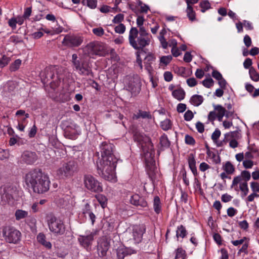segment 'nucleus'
<instances>
[{"label":"nucleus","mask_w":259,"mask_h":259,"mask_svg":"<svg viewBox=\"0 0 259 259\" xmlns=\"http://www.w3.org/2000/svg\"><path fill=\"white\" fill-rule=\"evenodd\" d=\"M100 148L101 159L97 162L98 173L107 181H114L118 161L113 153L115 146L111 143L103 142L100 144Z\"/></svg>","instance_id":"1"},{"label":"nucleus","mask_w":259,"mask_h":259,"mask_svg":"<svg viewBox=\"0 0 259 259\" xmlns=\"http://www.w3.org/2000/svg\"><path fill=\"white\" fill-rule=\"evenodd\" d=\"M23 179L27 187L35 193L43 194L49 190V178L40 168L31 169L25 175Z\"/></svg>","instance_id":"2"},{"label":"nucleus","mask_w":259,"mask_h":259,"mask_svg":"<svg viewBox=\"0 0 259 259\" xmlns=\"http://www.w3.org/2000/svg\"><path fill=\"white\" fill-rule=\"evenodd\" d=\"M78 162L72 159L61 163L56 170V176L60 179H68L72 178L78 171Z\"/></svg>","instance_id":"3"},{"label":"nucleus","mask_w":259,"mask_h":259,"mask_svg":"<svg viewBox=\"0 0 259 259\" xmlns=\"http://www.w3.org/2000/svg\"><path fill=\"white\" fill-rule=\"evenodd\" d=\"M128 41L130 45L136 50L143 51V49L149 45L151 39L138 34L136 27H132L129 32Z\"/></svg>","instance_id":"4"},{"label":"nucleus","mask_w":259,"mask_h":259,"mask_svg":"<svg viewBox=\"0 0 259 259\" xmlns=\"http://www.w3.org/2000/svg\"><path fill=\"white\" fill-rule=\"evenodd\" d=\"M73 69L81 75L89 76L93 74L90 60L84 57H78L77 54L72 55Z\"/></svg>","instance_id":"5"},{"label":"nucleus","mask_w":259,"mask_h":259,"mask_svg":"<svg viewBox=\"0 0 259 259\" xmlns=\"http://www.w3.org/2000/svg\"><path fill=\"white\" fill-rule=\"evenodd\" d=\"M44 81L47 83L49 82L51 87L55 89L59 85L63 78L57 73L55 68H47L41 74Z\"/></svg>","instance_id":"6"},{"label":"nucleus","mask_w":259,"mask_h":259,"mask_svg":"<svg viewBox=\"0 0 259 259\" xmlns=\"http://www.w3.org/2000/svg\"><path fill=\"white\" fill-rule=\"evenodd\" d=\"M104 45L99 41H92L87 44L83 49L84 55L90 58L94 56H103L105 53Z\"/></svg>","instance_id":"7"},{"label":"nucleus","mask_w":259,"mask_h":259,"mask_svg":"<svg viewBox=\"0 0 259 259\" xmlns=\"http://www.w3.org/2000/svg\"><path fill=\"white\" fill-rule=\"evenodd\" d=\"M83 180L84 186L88 190L95 193H100L103 191L101 183L92 175H85Z\"/></svg>","instance_id":"8"},{"label":"nucleus","mask_w":259,"mask_h":259,"mask_svg":"<svg viewBox=\"0 0 259 259\" xmlns=\"http://www.w3.org/2000/svg\"><path fill=\"white\" fill-rule=\"evenodd\" d=\"M83 41V37L79 34L69 33L64 35L62 41L63 46L69 48H76L80 46Z\"/></svg>","instance_id":"9"},{"label":"nucleus","mask_w":259,"mask_h":259,"mask_svg":"<svg viewBox=\"0 0 259 259\" xmlns=\"http://www.w3.org/2000/svg\"><path fill=\"white\" fill-rule=\"evenodd\" d=\"M3 235L9 243H17L20 240L21 233L15 228H4Z\"/></svg>","instance_id":"10"},{"label":"nucleus","mask_w":259,"mask_h":259,"mask_svg":"<svg viewBox=\"0 0 259 259\" xmlns=\"http://www.w3.org/2000/svg\"><path fill=\"white\" fill-rule=\"evenodd\" d=\"M18 196V191L16 187L8 185L4 188V193L2 197L3 199H6L9 204H12L14 200Z\"/></svg>","instance_id":"11"},{"label":"nucleus","mask_w":259,"mask_h":259,"mask_svg":"<svg viewBox=\"0 0 259 259\" xmlns=\"http://www.w3.org/2000/svg\"><path fill=\"white\" fill-rule=\"evenodd\" d=\"M21 159L23 163L32 165L37 160L38 156L35 152L25 151L21 155Z\"/></svg>","instance_id":"12"},{"label":"nucleus","mask_w":259,"mask_h":259,"mask_svg":"<svg viewBox=\"0 0 259 259\" xmlns=\"http://www.w3.org/2000/svg\"><path fill=\"white\" fill-rule=\"evenodd\" d=\"M109 247V242L106 237L101 238L98 241L97 250L100 255H105Z\"/></svg>","instance_id":"13"},{"label":"nucleus","mask_w":259,"mask_h":259,"mask_svg":"<svg viewBox=\"0 0 259 259\" xmlns=\"http://www.w3.org/2000/svg\"><path fill=\"white\" fill-rule=\"evenodd\" d=\"M130 201L132 205L136 206L146 207L148 206V203L145 198L138 194H135L132 195Z\"/></svg>","instance_id":"14"},{"label":"nucleus","mask_w":259,"mask_h":259,"mask_svg":"<svg viewBox=\"0 0 259 259\" xmlns=\"http://www.w3.org/2000/svg\"><path fill=\"white\" fill-rule=\"evenodd\" d=\"M94 235V233H91L89 235H79L78 240L80 244L88 250L92 244Z\"/></svg>","instance_id":"15"},{"label":"nucleus","mask_w":259,"mask_h":259,"mask_svg":"<svg viewBox=\"0 0 259 259\" xmlns=\"http://www.w3.org/2000/svg\"><path fill=\"white\" fill-rule=\"evenodd\" d=\"M250 173L247 170H243L241 172L240 176H238L234 178L231 187V188L235 187L240 182H242V181L243 180H244V182H246L247 183V181L250 179Z\"/></svg>","instance_id":"16"},{"label":"nucleus","mask_w":259,"mask_h":259,"mask_svg":"<svg viewBox=\"0 0 259 259\" xmlns=\"http://www.w3.org/2000/svg\"><path fill=\"white\" fill-rule=\"evenodd\" d=\"M127 90L132 93H139L141 90V82L139 79L132 78L126 85Z\"/></svg>","instance_id":"17"},{"label":"nucleus","mask_w":259,"mask_h":259,"mask_svg":"<svg viewBox=\"0 0 259 259\" xmlns=\"http://www.w3.org/2000/svg\"><path fill=\"white\" fill-rule=\"evenodd\" d=\"M49 227H61L63 225V221L60 218H57L53 214H48L46 217Z\"/></svg>","instance_id":"18"},{"label":"nucleus","mask_w":259,"mask_h":259,"mask_svg":"<svg viewBox=\"0 0 259 259\" xmlns=\"http://www.w3.org/2000/svg\"><path fill=\"white\" fill-rule=\"evenodd\" d=\"M137 251L131 247H119L117 250V255L118 259H123L125 256L135 254Z\"/></svg>","instance_id":"19"},{"label":"nucleus","mask_w":259,"mask_h":259,"mask_svg":"<svg viewBox=\"0 0 259 259\" xmlns=\"http://www.w3.org/2000/svg\"><path fill=\"white\" fill-rule=\"evenodd\" d=\"M78 127V126L76 124L67 126L64 131L65 136L70 139H75L78 135L77 130Z\"/></svg>","instance_id":"20"},{"label":"nucleus","mask_w":259,"mask_h":259,"mask_svg":"<svg viewBox=\"0 0 259 259\" xmlns=\"http://www.w3.org/2000/svg\"><path fill=\"white\" fill-rule=\"evenodd\" d=\"M187 160L189 168L191 169L193 175L194 176H197L198 174L196 166V161L194 154L192 153L190 154Z\"/></svg>","instance_id":"21"},{"label":"nucleus","mask_w":259,"mask_h":259,"mask_svg":"<svg viewBox=\"0 0 259 259\" xmlns=\"http://www.w3.org/2000/svg\"><path fill=\"white\" fill-rule=\"evenodd\" d=\"M152 116L149 111H143L139 109L138 111L133 114V119L134 120H138L140 118L151 119Z\"/></svg>","instance_id":"22"},{"label":"nucleus","mask_w":259,"mask_h":259,"mask_svg":"<svg viewBox=\"0 0 259 259\" xmlns=\"http://www.w3.org/2000/svg\"><path fill=\"white\" fill-rule=\"evenodd\" d=\"M145 232V228H134L133 235L136 243H139L142 241L143 235Z\"/></svg>","instance_id":"23"},{"label":"nucleus","mask_w":259,"mask_h":259,"mask_svg":"<svg viewBox=\"0 0 259 259\" xmlns=\"http://www.w3.org/2000/svg\"><path fill=\"white\" fill-rule=\"evenodd\" d=\"M155 59L156 58L154 54L151 53H148L145 57L144 63L147 70H150L152 69L151 64L155 61Z\"/></svg>","instance_id":"24"},{"label":"nucleus","mask_w":259,"mask_h":259,"mask_svg":"<svg viewBox=\"0 0 259 259\" xmlns=\"http://www.w3.org/2000/svg\"><path fill=\"white\" fill-rule=\"evenodd\" d=\"M203 100V98L202 96L194 95L190 98V102L195 106H198L202 103Z\"/></svg>","instance_id":"25"},{"label":"nucleus","mask_w":259,"mask_h":259,"mask_svg":"<svg viewBox=\"0 0 259 259\" xmlns=\"http://www.w3.org/2000/svg\"><path fill=\"white\" fill-rule=\"evenodd\" d=\"M160 144L163 149H167L170 145V142L167 136L165 134H163L159 139Z\"/></svg>","instance_id":"26"},{"label":"nucleus","mask_w":259,"mask_h":259,"mask_svg":"<svg viewBox=\"0 0 259 259\" xmlns=\"http://www.w3.org/2000/svg\"><path fill=\"white\" fill-rule=\"evenodd\" d=\"M172 96L179 101L183 100L185 96V92L182 89L175 90L172 92Z\"/></svg>","instance_id":"27"},{"label":"nucleus","mask_w":259,"mask_h":259,"mask_svg":"<svg viewBox=\"0 0 259 259\" xmlns=\"http://www.w3.org/2000/svg\"><path fill=\"white\" fill-rule=\"evenodd\" d=\"M133 139L135 142H137L139 144H142V142L146 139V137L143 133L139 131H135L133 134Z\"/></svg>","instance_id":"28"},{"label":"nucleus","mask_w":259,"mask_h":259,"mask_svg":"<svg viewBox=\"0 0 259 259\" xmlns=\"http://www.w3.org/2000/svg\"><path fill=\"white\" fill-rule=\"evenodd\" d=\"M153 208L154 211L159 214L161 211V203L160 198L156 196H155L153 200Z\"/></svg>","instance_id":"29"},{"label":"nucleus","mask_w":259,"mask_h":259,"mask_svg":"<svg viewBox=\"0 0 259 259\" xmlns=\"http://www.w3.org/2000/svg\"><path fill=\"white\" fill-rule=\"evenodd\" d=\"M239 184V189L241 191V196L242 198H243L246 196L249 192L248 184L246 182H240Z\"/></svg>","instance_id":"30"},{"label":"nucleus","mask_w":259,"mask_h":259,"mask_svg":"<svg viewBox=\"0 0 259 259\" xmlns=\"http://www.w3.org/2000/svg\"><path fill=\"white\" fill-rule=\"evenodd\" d=\"M225 136L226 137V140L227 139V140H229L230 139L238 140L241 138L240 132L237 131L226 133Z\"/></svg>","instance_id":"31"},{"label":"nucleus","mask_w":259,"mask_h":259,"mask_svg":"<svg viewBox=\"0 0 259 259\" xmlns=\"http://www.w3.org/2000/svg\"><path fill=\"white\" fill-rule=\"evenodd\" d=\"M15 215L16 217V219L19 221L27 217L28 215V212L22 209H17L15 213Z\"/></svg>","instance_id":"32"},{"label":"nucleus","mask_w":259,"mask_h":259,"mask_svg":"<svg viewBox=\"0 0 259 259\" xmlns=\"http://www.w3.org/2000/svg\"><path fill=\"white\" fill-rule=\"evenodd\" d=\"M186 12L189 20L193 22L196 20V13L194 11L192 6L187 7Z\"/></svg>","instance_id":"33"},{"label":"nucleus","mask_w":259,"mask_h":259,"mask_svg":"<svg viewBox=\"0 0 259 259\" xmlns=\"http://www.w3.org/2000/svg\"><path fill=\"white\" fill-rule=\"evenodd\" d=\"M96 198L101 204L102 208H105L107 206V198L106 197L101 194H97L95 196Z\"/></svg>","instance_id":"34"},{"label":"nucleus","mask_w":259,"mask_h":259,"mask_svg":"<svg viewBox=\"0 0 259 259\" xmlns=\"http://www.w3.org/2000/svg\"><path fill=\"white\" fill-rule=\"evenodd\" d=\"M172 122L169 119H165L160 122V127L165 131L170 130L172 127Z\"/></svg>","instance_id":"35"},{"label":"nucleus","mask_w":259,"mask_h":259,"mask_svg":"<svg viewBox=\"0 0 259 259\" xmlns=\"http://www.w3.org/2000/svg\"><path fill=\"white\" fill-rule=\"evenodd\" d=\"M249 74L250 78L253 81L257 82L259 80V74L253 67L250 68Z\"/></svg>","instance_id":"36"},{"label":"nucleus","mask_w":259,"mask_h":259,"mask_svg":"<svg viewBox=\"0 0 259 259\" xmlns=\"http://www.w3.org/2000/svg\"><path fill=\"white\" fill-rule=\"evenodd\" d=\"M97 0H82V4L91 9H95L97 8Z\"/></svg>","instance_id":"37"},{"label":"nucleus","mask_w":259,"mask_h":259,"mask_svg":"<svg viewBox=\"0 0 259 259\" xmlns=\"http://www.w3.org/2000/svg\"><path fill=\"white\" fill-rule=\"evenodd\" d=\"M199 7L201 8V11L204 13L211 8V5L208 0H204L199 3Z\"/></svg>","instance_id":"38"},{"label":"nucleus","mask_w":259,"mask_h":259,"mask_svg":"<svg viewBox=\"0 0 259 259\" xmlns=\"http://www.w3.org/2000/svg\"><path fill=\"white\" fill-rule=\"evenodd\" d=\"M155 167L154 165H149L146 164V170L149 177L152 180L154 176V171Z\"/></svg>","instance_id":"39"},{"label":"nucleus","mask_w":259,"mask_h":259,"mask_svg":"<svg viewBox=\"0 0 259 259\" xmlns=\"http://www.w3.org/2000/svg\"><path fill=\"white\" fill-rule=\"evenodd\" d=\"M186 252L182 248H178L176 250L175 259H185Z\"/></svg>","instance_id":"40"},{"label":"nucleus","mask_w":259,"mask_h":259,"mask_svg":"<svg viewBox=\"0 0 259 259\" xmlns=\"http://www.w3.org/2000/svg\"><path fill=\"white\" fill-rule=\"evenodd\" d=\"M224 169L227 174H231L234 171V167L230 162L227 161L224 166Z\"/></svg>","instance_id":"41"},{"label":"nucleus","mask_w":259,"mask_h":259,"mask_svg":"<svg viewBox=\"0 0 259 259\" xmlns=\"http://www.w3.org/2000/svg\"><path fill=\"white\" fill-rule=\"evenodd\" d=\"M21 60L19 59L16 60L10 66V70L11 71H15L18 70L21 64Z\"/></svg>","instance_id":"42"},{"label":"nucleus","mask_w":259,"mask_h":259,"mask_svg":"<svg viewBox=\"0 0 259 259\" xmlns=\"http://www.w3.org/2000/svg\"><path fill=\"white\" fill-rule=\"evenodd\" d=\"M214 108L215 111L217 112V115H225L226 110L222 105H215L214 106Z\"/></svg>","instance_id":"43"},{"label":"nucleus","mask_w":259,"mask_h":259,"mask_svg":"<svg viewBox=\"0 0 259 259\" xmlns=\"http://www.w3.org/2000/svg\"><path fill=\"white\" fill-rule=\"evenodd\" d=\"M187 234V231L185 229V228H178V229L176 231V236L177 238L181 237L182 238H184Z\"/></svg>","instance_id":"44"},{"label":"nucleus","mask_w":259,"mask_h":259,"mask_svg":"<svg viewBox=\"0 0 259 259\" xmlns=\"http://www.w3.org/2000/svg\"><path fill=\"white\" fill-rule=\"evenodd\" d=\"M172 57L170 55L163 56L160 58V63L164 64V65H167L171 61Z\"/></svg>","instance_id":"45"},{"label":"nucleus","mask_w":259,"mask_h":259,"mask_svg":"<svg viewBox=\"0 0 259 259\" xmlns=\"http://www.w3.org/2000/svg\"><path fill=\"white\" fill-rule=\"evenodd\" d=\"M10 61V58L6 55H3L0 59V67L3 68L8 64Z\"/></svg>","instance_id":"46"},{"label":"nucleus","mask_w":259,"mask_h":259,"mask_svg":"<svg viewBox=\"0 0 259 259\" xmlns=\"http://www.w3.org/2000/svg\"><path fill=\"white\" fill-rule=\"evenodd\" d=\"M138 27L139 28V31H138L139 35L151 38V35L147 32L143 25Z\"/></svg>","instance_id":"47"},{"label":"nucleus","mask_w":259,"mask_h":259,"mask_svg":"<svg viewBox=\"0 0 259 259\" xmlns=\"http://www.w3.org/2000/svg\"><path fill=\"white\" fill-rule=\"evenodd\" d=\"M124 15L121 13L116 15L112 20V22L114 24L121 23L124 20Z\"/></svg>","instance_id":"48"},{"label":"nucleus","mask_w":259,"mask_h":259,"mask_svg":"<svg viewBox=\"0 0 259 259\" xmlns=\"http://www.w3.org/2000/svg\"><path fill=\"white\" fill-rule=\"evenodd\" d=\"M213 80L211 77L206 78L202 82V84L207 88H210L213 85Z\"/></svg>","instance_id":"49"},{"label":"nucleus","mask_w":259,"mask_h":259,"mask_svg":"<svg viewBox=\"0 0 259 259\" xmlns=\"http://www.w3.org/2000/svg\"><path fill=\"white\" fill-rule=\"evenodd\" d=\"M114 31L117 33L123 34L125 31V26L122 23H120L114 28Z\"/></svg>","instance_id":"50"},{"label":"nucleus","mask_w":259,"mask_h":259,"mask_svg":"<svg viewBox=\"0 0 259 259\" xmlns=\"http://www.w3.org/2000/svg\"><path fill=\"white\" fill-rule=\"evenodd\" d=\"M221 133L219 129L216 128L211 135V139L214 143H217V140L221 136Z\"/></svg>","instance_id":"51"},{"label":"nucleus","mask_w":259,"mask_h":259,"mask_svg":"<svg viewBox=\"0 0 259 259\" xmlns=\"http://www.w3.org/2000/svg\"><path fill=\"white\" fill-rule=\"evenodd\" d=\"M50 231L55 235H61L65 231V228H50Z\"/></svg>","instance_id":"52"},{"label":"nucleus","mask_w":259,"mask_h":259,"mask_svg":"<svg viewBox=\"0 0 259 259\" xmlns=\"http://www.w3.org/2000/svg\"><path fill=\"white\" fill-rule=\"evenodd\" d=\"M93 33L98 36H102L104 34V30L102 27H99L93 29Z\"/></svg>","instance_id":"53"},{"label":"nucleus","mask_w":259,"mask_h":259,"mask_svg":"<svg viewBox=\"0 0 259 259\" xmlns=\"http://www.w3.org/2000/svg\"><path fill=\"white\" fill-rule=\"evenodd\" d=\"M250 188L253 192L259 193V183L256 181L250 183Z\"/></svg>","instance_id":"54"},{"label":"nucleus","mask_w":259,"mask_h":259,"mask_svg":"<svg viewBox=\"0 0 259 259\" xmlns=\"http://www.w3.org/2000/svg\"><path fill=\"white\" fill-rule=\"evenodd\" d=\"M185 141L187 145H194L195 144V139L191 136L186 135L185 137Z\"/></svg>","instance_id":"55"},{"label":"nucleus","mask_w":259,"mask_h":259,"mask_svg":"<svg viewBox=\"0 0 259 259\" xmlns=\"http://www.w3.org/2000/svg\"><path fill=\"white\" fill-rule=\"evenodd\" d=\"M194 117L193 112L191 110H187L184 114V117L186 121H190Z\"/></svg>","instance_id":"56"},{"label":"nucleus","mask_w":259,"mask_h":259,"mask_svg":"<svg viewBox=\"0 0 259 259\" xmlns=\"http://www.w3.org/2000/svg\"><path fill=\"white\" fill-rule=\"evenodd\" d=\"M258 197H259V194L252 192V193L246 198L245 201L246 202H252L255 198Z\"/></svg>","instance_id":"57"},{"label":"nucleus","mask_w":259,"mask_h":259,"mask_svg":"<svg viewBox=\"0 0 259 259\" xmlns=\"http://www.w3.org/2000/svg\"><path fill=\"white\" fill-rule=\"evenodd\" d=\"M37 132V127L34 124L30 128L28 132V136L32 138L35 137Z\"/></svg>","instance_id":"58"},{"label":"nucleus","mask_w":259,"mask_h":259,"mask_svg":"<svg viewBox=\"0 0 259 259\" xmlns=\"http://www.w3.org/2000/svg\"><path fill=\"white\" fill-rule=\"evenodd\" d=\"M232 198L233 197L227 193L224 194L221 196L222 201L225 203L231 201Z\"/></svg>","instance_id":"59"},{"label":"nucleus","mask_w":259,"mask_h":259,"mask_svg":"<svg viewBox=\"0 0 259 259\" xmlns=\"http://www.w3.org/2000/svg\"><path fill=\"white\" fill-rule=\"evenodd\" d=\"M243 41L247 48H249L251 46V39L248 35L246 34L244 36L243 38Z\"/></svg>","instance_id":"60"},{"label":"nucleus","mask_w":259,"mask_h":259,"mask_svg":"<svg viewBox=\"0 0 259 259\" xmlns=\"http://www.w3.org/2000/svg\"><path fill=\"white\" fill-rule=\"evenodd\" d=\"M17 22L15 17H12L8 21V25L12 28V29L14 30L16 28Z\"/></svg>","instance_id":"61"},{"label":"nucleus","mask_w":259,"mask_h":259,"mask_svg":"<svg viewBox=\"0 0 259 259\" xmlns=\"http://www.w3.org/2000/svg\"><path fill=\"white\" fill-rule=\"evenodd\" d=\"M82 212L84 214H88L89 215L91 213H92V212L91 210V206L88 203H86L84 205L82 209Z\"/></svg>","instance_id":"62"},{"label":"nucleus","mask_w":259,"mask_h":259,"mask_svg":"<svg viewBox=\"0 0 259 259\" xmlns=\"http://www.w3.org/2000/svg\"><path fill=\"white\" fill-rule=\"evenodd\" d=\"M243 26L245 28L246 30H252L253 29V26L252 25V23L250 22V21H247V20H243Z\"/></svg>","instance_id":"63"},{"label":"nucleus","mask_w":259,"mask_h":259,"mask_svg":"<svg viewBox=\"0 0 259 259\" xmlns=\"http://www.w3.org/2000/svg\"><path fill=\"white\" fill-rule=\"evenodd\" d=\"M164 80L167 82H169L172 80L173 78V75L171 72L170 71H166L164 73Z\"/></svg>","instance_id":"64"}]
</instances>
